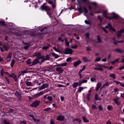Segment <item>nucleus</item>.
Wrapping results in <instances>:
<instances>
[{"instance_id":"obj_1","label":"nucleus","mask_w":124,"mask_h":124,"mask_svg":"<svg viewBox=\"0 0 124 124\" xmlns=\"http://www.w3.org/2000/svg\"><path fill=\"white\" fill-rule=\"evenodd\" d=\"M81 1L83 3L87 5L89 11L91 12L89 13V15L93 17V13L92 12V9L93 10H95L96 9V3L90 2V0H81Z\"/></svg>"},{"instance_id":"obj_2","label":"nucleus","mask_w":124,"mask_h":124,"mask_svg":"<svg viewBox=\"0 0 124 124\" xmlns=\"http://www.w3.org/2000/svg\"><path fill=\"white\" fill-rule=\"evenodd\" d=\"M47 27L43 26H40L39 27L37 28L35 30L31 29L27 31L28 34H30V35H32V36H36V34H39V32L40 31V33L42 32L43 31L46 30Z\"/></svg>"},{"instance_id":"obj_3","label":"nucleus","mask_w":124,"mask_h":124,"mask_svg":"<svg viewBox=\"0 0 124 124\" xmlns=\"http://www.w3.org/2000/svg\"><path fill=\"white\" fill-rule=\"evenodd\" d=\"M109 14H110L108 13V11L106 10H104L103 12V16L106 19H108V20H112V19H120V16L114 13L111 14V16H109Z\"/></svg>"},{"instance_id":"obj_4","label":"nucleus","mask_w":124,"mask_h":124,"mask_svg":"<svg viewBox=\"0 0 124 124\" xmlns=\"http://www.w3.org/2000/svg\"><path fill=\"white\" fill-rule=\"evenodd\" d=\"M0 74L1 76H2V77H3L4 74H6V75H7L8 77H9L10 78H13L15 82H17V76H16V75H15V74L13 73L10 75L8 72H5L3 70V69H1L0 71Z\"/></svg>"},{"instance_id":"obj_5","label":"nucleus","mask_w":124,"mask_h":124,"mask_svg":"<svg viewBox=\"0 0 124 124\" xmlns=\"http://www.w3.org/2000/svg\"><path fill=\"white\" fill-rule=\"evenodd\" d=\"M41 10H45L47 12L49 18H52L53 13L51 11V9L48 8L47 6H42L40 8Z\"/></svg>"},{"instance_id":"obj_6","label":"nucleus","mask_w":124,"mask_h":124,"mask_svg":"<svg viewBox=\"0 0 124 124\" xmlns=\"http://www.w3.org/2000/svg\"><path fill=\"white\" fill-rule=\"evenodd\" d=\"M102 29L105 32H108V31L106 30V29H108L110 31H111L112 32H115L116 31V30H115V29L113 28V26H112V25L110 23H108V26H106L105 28H102Z\"/></svg>"},{"instance_id":"obj_7","label":"nucleus","mask_w":124,"mask_h":124,"mask_svg":"<svg viewBox=\"0 0 124 124\" xmlns=\"http://www.w3.org/2000/svg\"><path fill=\"white\" fill-rule=\"evenodd\" d=\"M8 32H10L12 34H14L15 35H16L17 36H20V35H22V33H21V31L19 30H10Z\"/></svg>"},{"instance_id":"obj_8","label":"nucleus","mask_w":124,"mask_h":124,"mask_svg":"<svg viewBox=\"0 0 124 124\" xmlns=\"http://www.w3.org/2000/svg\"><path fill=\"white\" fill-rule=\"evenodd\" d=\"M78 11H79L80 13H83V12H84L83 14L85 16L87 17V13H89V11H88V9H87V8L86 7H83V8H79L78 9Z\"/></svg>"},{"instance_id":"obj_9","label":"nucleus","mask_w":124,"mask_h":124,"mask_svg":"<svg viewBox=\"0 0 124 124\" xmlns=\"http://www.w3.org/2000/svg\"><path fill=\"white\" fill-rule=\"evenodd\" d=\"M41 59V62H45V61H47V60H49L50 59V56L49 55H46V58L44 56H40L38 58L39 60H40Z\"/></svg>"},{"instance_id":"obj_10","label":"nucleus","mask_w":124,"mask_h":124,"mask_svg":"<svg viewBox=\"0 0 124 124\" xmlns=\"http://www.w3.org/2000/svg\"><path fill=\"white\" fill-rule=\"evenodd\" d=\"M39 103H40V101L39 100H36L34 102H33L32 103H31L30 106L31 107H34V108L37 107V106L39 105Z\"/></svg>"},{"instance_id":"obj_11","label":"nucleus","mask_w":124,"mask_h":124,"mask_svg":"<svg viewBox=\"0 0 124 124\" xmlns=\"http://www.w3.org/2000/svg\"><path fill=\"white\" fill-rule=\"evenodd\" d=\"M73 53V50L71 49V48H66L65 50L64 51V54H65L66 55H71Z\"/></svg>"},{"instance_id":"obj_12","label":"nucleus","mask_w":124,"mask_h":124,"mask_svg":"<svg viewBox=\"0 0 124 124\" xmlns=\"http://www.w3.org/2000/svg\"><path fill=\"white\" fill-rule=\"evenodd\" d=\"M102 67H106L103 65L99 64L97 66L96 68H94V70H99V71H102L103 70V69H102Z\"/></svg>"},{"instance_id":"obj_13","label":"nucleus","mask_w":124,"mask_h":124,"mask_svg":"<svg viewBox=\"0 0 124 124\" xmlns=\"http://www.w3.org/2000/svg\"><path fill=\"white\" fill-rule=\"evenodd\" d=\"M15 95H16V97L18 98V100L21 101L22 99V94L19 92L16 91L15 93Z\"/></svg>"},{"instance_id":"obj_14","label":"nucleus","mask_w":124,"mask_h":124,"mask_svg":"<svg viewBox=\"0 0 124 124\" xmlns=\"http://www.w3.org/2000/svg\"><path fill=\"white\" fill-rule=\"evenodd\" d=\"M0 49L1 52H4V50L6 51V52H7V51L9 50V47L5 45H3L2 46V47H0Z\"/></svg>"},{"instance_id":"obj_15","label":"nucleus","mask_w":124,"mask_h":124,"mask_svg":"<svg viewBox=\"0 0 124 124\" xmlns=\"http://www.w3.org/2000/svg\"><path fill=\"white\" fill-rule=\"evenodd\" d=\"M44 93H45L43 91H41L38 93H36L35 95H34V97H35V98L37 97H39V96H41V95H43Z\"/></svg>"},{"instance_id":"obj_16","label":"nucleus","mask_w":124,"mask_h":124,"mask_svg":"<svg viewBox=\"0 0 124 124\" xmlns=\"http://www.w3.org/2000/svg\"><path fill=\"white\" fill-rule=\"evenodd\" d=\"M123 32H124V28L121 29L120 31H118L117 33V36L118 37H121Z\"/></svg>"},{"instance_id":"obj_17","label":"nucleus","mask_w":124,"mask_h":124,"mask_svg":"<svg viewBox=\"0 0 124 124\" xmlns=\"http://www.w3.org/2000/svg\"><path fill=\"white\" fill-rule=\"evenodd\" d=\"M56 120L57 121H62L64 120V116L63 115H59L57 117Z\"/></svg>"},{"instance_id":"obj_18","label":"nucleus","mask_w":124,"mask_h":124,"mask_svg":"<svg viewBox=\"0 0 124 124\" xmlns=\"http://www.w3.org/2000/svg\"><path fill=\"white\" fill-rule=\"evenodd\" d=\"M81 62H82L80 60L76 61V62H75L74 63V67H77V66H78V65H79V64H80V63H81Z\"/></svg>"},{"instance_id":"obj_19","label":"nucleus","mask_w":124,"mask_h":124,"mask_svg":"<svg viewBox=\"0 0 124 124\" xmlns=\"http://www.w3.org/2000/svg\"><path fill=\"white\" fill-rule=\"evenodd\" d=\"M48 86V84L47 83L44 84L41 86V87L40 88V90H44V89H46V88H47Z\"/></svg>"},{"instance_id":"obj_20","label":"nucleus","mask_w":124,"mask_h":124,"mask_svg":"<svg viewBox=\"0 0 124 124\" xmlns=\"http://www.w3.org/2000/svg\"><path fill=\"white\" fill-rule=\"evenodd\" d=\"M26 73H28V72L26 70L22 71L20 72L18 74L19 76H24Z\"/></svg>"},{"instance_id":"obj_21","label":"nucleus","mask_w":124,"mask_h":124,"mask_svg":"<svg viewBox=\"0 0 124 124\" xmlns=\"http://www.w3.org/2000/svg\"><path fill=\"white\" fill-rule=\"evenodd\" d=\"M82 60H83V62H92V60H89V59H88V58H87V57H86V56L83 57L82 58Z\"/></svg>"},{"instance_id":"obj_22","label":"nucleus","mask_w":124,"mask_h":124,"mask_svg":"<svg viewBox=\"0 0 124 124\" xmlns=\"http://www.w3.org/2000/svg\"><path fill=\"white\" fill-rule=\"evenodd\" d=\"M56 71H57L58 72H59V73L61 74V73H62V72H63V70L61 67H57L56 68Z\"/></svg>"},{"instance_id":"obj_23","label":"nucleus","mask_w":124,"mask_h":124,"mask_svg":"<svg viewBox=\"0 0 124 124\" xmlns=\"http://www.w3.org/2000/svg\"><path fill=\"white\" fill-rule=\"evenodd\" d=\"M37 63H39V60H38V59H35L32 62V66L35 65Z\"/></svg>"},{"instance_id":"obj_24","label":"nucleus","mask_w":124,"mask_h":124,"mask_svg":"<svg viewBox=\"0 0 124 124\" xmlns=\"http://www.w3.org/2000/svg\"><path fill=\"white\" fill-rule=\"evenodd\" d=\"M51 55H52V57H54V58H55V59H58V58H60V55L55 53H51Z\"/></svg>"},{"instance_id":"obj_25","label":"nucleus","mask_w":124,"mask_h":124,"mask_svg":"<svg viewBox=\"0 0 124 124\" xmlns=\"http://www.w3.org/2000/svg\"><path fill=\"white\" fill-rule=\"evenodd\" d=\"M88 82V80L87 79H83L81 81L79 82V86H81L82 84H84Z\"/></svg>"},{"instance_id":"obj_26","label":"nucleus","mask_w":124,"mask_h":124,"mask_svg":"<svg viewBox=\"0 0 124 124\" xmlns=\"http://www.w3.org/2000/svg\"><path fill=\"white\" fill-rule=\"evenodd\" d=\"M12 56V53L11 52H10L8 56H7V59H10L9 60H8V62H10L11 61V57Z\"/></svg>"},{"instance_id":"obj_27","label":"nucleus","mask_w":124,"mask_h":124,"mask_svg":"<svg viewBox=\"0 0 124 124\" xmlns=\"http://www.w3.org/2000/svg\"><path fill=\"white\" fill-rule=\"evenodd\" d=\"M94 98L95 99V100H102V99L101 98H99V97H98V94L96 93L94 95Z\"/></svg>"},{"instance_id":"obj_28","label":"nucleus","mask_w":124,"mask_h":124,"mask_svg":"<svg viewBox=\"0 0 124 124\" xmlns=\"http://www.w3.org/2000/svg\"><path fill=\"white\" fill-rule=\"evenodd\" d=\"M14 64H15V60L14 59H12L11 62V67H13L14 66Z\"/></svg>"},{"instance_id":"obj_29","label":"nucleus","mask_w":124,"mask_h":124,"mask_svg":"<svg viewBox=\"0 0 124 124\" xmlns=\"http://www.w3.org/2000/svg\"><path fill=\"white\" fill-rule=\"evenodd\" d=\"M78 85H79V83L78 82H74L73 84H72V86H73V87L74 88H77Z\"/></svg>"},{"instance_id":"obj_30","label":"nucleus","mask_w":124,"mask_h":124,"mask_svg":"<svg viewBox=\"0 0 124 124\" xmlns=\"http://www.w3.org/2000/svg\"><path fill=\"white\" fill-rule=\"evenodd\" d=\"M27 64H29V65L32 66V62H31V59H29L27 61Z\"/></svg>"},{"instance_id":"obj_31","label":"nucleus","mask_w":124,"mask_h":124,"mask_svg":"<svg viewBox=\"0 0 124 124\" xmlns=\"http://www.w3.org/2000/svg\"><path fill=\"white\" fill-rule=\"evenodd\" d=\"M113 101H114L115 103H116V104H117V105H120V103H119V99L117 98H114Z\"/></svg>"},{"instance_id":"obj_32","label":"nucleus","mask_w":124,"mask_h":124,"mask_svg":"<svg viewBox=\"0 0 124 124\" xmlns=\"http://www.w3.org/2000/svg\"><path fill=\"white\" fill-rule=\"evenodd\" d=\"M109 77L112 78L113 80H115V79H116V76H115L114 74H110L109 75Z\"/></svg>"},{"instance_id":"obj_33","label":"nucleus","mask_w":124,"mask_h":124,"mask_svg":"<svg viewBox=\"0 0 124 124\" xmlns=\"http://www.w3.org/2000/svg\"><path fill=\"white\" fill-rule=\"evenodd\" d=\"M113 40V44H118V43H119V42H123V41H116V40H115V38H112Z\"/></svg>"},{"instance_id":"obj_34","label":"nucleus","mask_w":124,"mask_h":124,"mask_svg":"<svg viewBox=\"0 0 124 124\" xmlns=\"http://www.w3.org/2000/svg\"><path fill=\"white\" fill-rule=\"evenodd\" d=\"M114 51L115 52H117V53H123V50L121 49H120L119 48H116L114 49Z\"/></svg>"},{"instance_id":"obj_35","label":"nucleus","mask_w":124,"mask_h":124,"mask_svg":"<svg viewBox=\"0 0 124 124\" xmlns=\"http://www.w3.org/2000/svg\"><path fill=\"white\" fill-rule=\"evenodd\" d=\"M82 119L84 123H89V121L88 120V119H87V118H86V117H82Z\"/></svg>"},{"instance_id":"obj_36","label":"nucleus","mask_w":124,"mask_h":124,"mask_svg":"<svg viewBox=\"0 0 124 124\" xmlns=\"http://www.w3.org/2000/svg\"><path fill=\"white\" fill-rule=\"evenodd\" d=\"M47 96H48L47 94L45 95L43 97H42V100L45 101L46 100V98H47Z\"/></svg>"},{"instance_id":"obj_37","label":"nucleus","mask_w":124,"mask_h":124,"mask_svg":"<svg viewBox=\"0 0 124 124\" xmlns=\"http://www.w3.org/2000/svg\"><path fill=\"white\" fill-rule=\"evenodd\" d=\"M107 109H108V111H111V110H113V106H108L107 107Z\"/></svg>"},{"instance_id":"obj_38","label":"nucleus","mask_w":124,"mask_h":124,"mask_svg":"<svg viewBox=\"0 0 124 124\" xmlns=\"http://www.w3.org/2000/svg\"><path fill=\"white\" fill-rule=\"evenodd\" d=\"M91 82H96V78H91L90 79Z\"/></svg>"},{"instance_id":"obj_39","label":"nucleus","mask_w":124,"mask_h":124,"mask_svg":"<svg viewBox=\"0 0 124 124\" xmlns=\"http://www.w3.org/2000/svg\"><path fill=\"white\" fill-rule=\"evenodd\" d=\"M25 84L27 85V86H28L29 87H31V82H30V81H26L25 82Z\"/></svg>"},{"instance_id":"obj_40","label":"nucleus","mask_w":124,"mask_h":124,"mask_svg":"<svg viewBox=\"0 0 124 124\" xmlns=\"http://www.w3.org/2000/svg\"><path fill=\"white\" fill-rule=\"evenodd\" d=\"M109 82H106L105 84H104L102 86V88H104V87H108L109 86Z\"/></svg>"},{"instance_id":"obj_41","label":"nucleus","mask_w":124,"mask_h":124,"mask_svg":"<svg viewBox=\"0 0 124 124\" xmlns=\"http://www.w3.org/2000/svg\"><path fill=\"white\" fill-rule=\"evenodd\" d=\"M85 69H86V66H83L82 68L80 70V71H79V72L80 73H82V72H83V71H84L85 70Z\"/></svg>"},{"instance_id":"obj_42","label":"nucleus","mask_w":124,"mask_h":124,"mask_svg":"<svg viewBox=\"0 0 124 124\" xmlns=\"http://www.w3.org/2000/svg\"><path fill=\"white\" fill-rule=\"evenodd\" d=\"M101 9H98V11H97L96 12H94V11H93V13H95V14H99L100 13H101Z\"/></svg>"},{"instance_id":"obj_43","label":"nucleus","mask_w":124,"mask_h":124,"mask_svg":"<svg viewBox=\"0 0 124 124\" xmlns=\"http://www.w3.org/2000/svg\"><path fill=\"white\" fill-rule=\"evenodd\" d=\"M47 99H48V100H49V101H52V100H53V97L50 96H48L47 97Z\"/></svg>"},{"instance_id":"obj_44","label":"nucleus","mask_w":124,"mask_h":124,"mask_svg":"<svg viewBox=\"0 0 124 124\" xmlns=\"http://www.w3.org/2000/svg\"><path fill=\"white\" fill-rule=\"evenodd\" d=\"M85 23L86 25H91V21L87 20H85Z\"/></svg>"},{"instance_id":"obj_45","label":"nucleus","mask_w":124,"mask_h":124,"mask_svg":"<svg viewBox=\"0 0 124 124\" xmlns=\"http://www.w3.org/2000/svg\"><path fill=\"white\" fill-rule=\"evenodd\" d=\"M97 87H98L99 88H100L101 86H102V83L101 82H98L96 84Z\"/></svg>"},{"instance_id":"obj_46","label":"nucleus","mask_w":124,"mask_h":124,"mask_svg":"<svg viewBox=\"0 0 124 124\" xmlns=\"http://www.w3.org/2000/svg\"><path fill=\"white\" fill-rule=\"evenodd\" d=\"M49 48V46H44L42 47V49L43 50H47V49Z\"/></svg>"},{"instance_id":"obj_47","label":"nucleus","mask_w":124,"mask_h":124,"mask_svg":"<svg viewBox=\"0 0 124 124\" xmlns=\"http://www.w3.org/2000/svg\"><path fill=\"white\" fill-rule=\"evenodd\" d=\"M98 20L100 21V23H102V17L100 16H98Z\"/></svg>"},{"instance_id":"obj_48","label":"nucleus","mask_w":124,"mask_h":124,"mask_svg":"<svg viewBox=\"0 0 124 124\" xmlns=\"http://www.w3.org/2000/svg\"><path fill=\"white\" fill-rule=\"evenodd\" d=\"M84 89H85V88L82 87H79V88H78L79 92L81 93V92H82V91H83V90H84Z\"/></svg>"},{"instance_id":"obj_49","label":"nucleus","mask_w":124,"mask_h":124,"mask_svg":"<svg viewBox=\"0 0 124 124\" xmlns=\"http://www.w3.org/2000/svg\"><path fill=\"white\" fill-rule=\"evenodd\" d=\"M113 82H114V83H116V84L117 85H120V86H121V83H122V82H120V81H116V80H114Z\"/></svg>"},{"instance_id":"obj_50","label":"nucleus","mask_w":124,"mask_h":124,"mask_svg":"<svg viewBox=\"0 0 124 124\" xmlns=\"http://www.w3.org/2000/svg\"><path fill=\"white\" fill-rule=\"evenodd\" d=\"M71 48H72L73 49H76L78 47V45H74L72 46H71Z\"/></svg>"},{"instance_id":"obj_51","label":"nucleus","mask_w":124,"mask_h":124,"mask_svg":"<svg viewBox=\"0 0 124 124\" xmlns=\"http://www.w3.org/2000/svg\"><path fill=\"white\" fill-rule=\"evenodd\" d=\"M65 44L66 46H69V42L67 41V40L65 39Z\"/></svg>"},{"instance_id":"obj_52","label":"nucleus","mask_w":124,"mask_h":124,"mask_svg":"<svg viewBox=\"0 0 124 124\" xmlns=\"http://www.w3.org/2000/svg\"><path fill=\"white\" fill-rule=\"evenodd\" d=\"M61 65L62 67L66 66V65H67V62L62 63L61 64Z\"/></svg>"},{"instance_id":"obj_53","label":"nucleus","mask_w":124,"mask_h":124,"mask_svg":"<svg viewBox=\"0 0 124 124\" xmlns=\"http://www.w3.org/2000/svg\"><path fill=\"white\" fill-rule=\"evenodd\" d=\"M97 39L98 42H101V39H100V37H99V36L98 35L97 36Z\"/></svg>"},{"instance_id":"obj_54","label":"nucleus","mask_w":124,"mask_h":124,"mask_svg":"<svg viewBox=\"0 0 124 124\" xmlns=\"http://www.w3.org/2000/svg\"><path fill=\"white\" fill-rule=\"evenodd\" d=\"M58 40H59V41H61L62 42H63V41H64V40L62 39V38L61 37L58 38Z\"/></svg>"},{"instance_id":"obj_55","label":"nucleus","mask_w":124,"mask_h":124,"mask_svg":"<svg viewBox=\"0 0 124 124\" xmlns=\"http://www.w3.org/2000/svg\"><path fill=\"white\" fill-rule=\"evenodd\" d=\"M119 22L120 23H124V20L123 18H119Z\"/></svg>"},{"instance_id":"obj_56","label":"nucleus","mask_w":124,"mask_h":124,"mask_svg":"<svg viewBox=\"0 0 124 124\" xmlns=\"http://www.w3.org/2000/svg\"><path fill=\"white\" fill-rule=\"evenodd\" d=\"M100 60H101V58H100V57H98L95 59V62H100Z\"/></svg>"},{"instance_id":"obj_57","label":"nucleus","mask_w":124,"mask_h":124,"mask_svg":"<svg viewBox=\"0 0 124 124\" xmlns=\"http://www.w3.org/2000/svg\"><path fill=\"white\" fill-rule=\"evenodd\" d=\"M26 45L24 46V49H25V50H27V49H28L29 48V47L30 46L28 44H26Z\"/></svg>"},{"instance_id":"obj_58","label":"nucleus","mask_w":124,"mask_h":124,"mask_svg":"<svg viewBox=\"0 0 124 124\" xmlns=\"http://www.w3.org/2000/svg\"><path fill=\"white\" fill-rule=\"evenodd\" d=\"M3 123L4 124H10V123H9V122L6 121V120L3 121Z\"/></svg>"},{"instance_id":"obj_59","label":"nucleus","mask_w":124,"mask_h":124,"mask_svg":"<svg viewBox=\"0 0 124 124\" xmlns=\"http://www.w3.org/2000/svg\"><path fill=\"white\" fill-rule=\"evenodd\" d=\"M98 109H99V111H101V110L103 109V108H102V106H99Z\"/></svg>"},{"instance_id":"obj_60","label":"nucleus","mask_w":124,"mask_h":124,"mask_svg":"<svg viewBox=\"0 0 124 124\" xmlns=\"http://www.w3.org/2000/svg\"><path fill=\"white\" fill-rule=\"evenodd\" d=\"M50 110H51V108H47L44 109V111H50Z\"/></svg>"},{"instance_id":"obj_61","label":"nucleus","mask_w":124,"mask_h":124,"mask_svg":"<svg viewBox=\"0 0 124 124\" xmlns=\"http://www.w3.org/2000/svg\"><path fill=\"white\" fill-rule=\"evenodd\" d=\"M52 7L53 9H55V8H56V3H53L52 4Z\"/></svg>"},{"instance_id":"obj_62","label":"nucleus","mask_w":124,"mask_h":124,"mask_svg":"<svg viewBox=\"0 0 124 124\" xmlns=\"http://www.w3.org/2000/svg\"><path fill=\"white\" fill-rule=\"evenodd\" d=\"M85 36H86L87 38H89L90 36V33L87 32L85 34Z\"/></svg>"},{"instance_id":"obj_63","label":"nucleus","mask_w":124,"mask_h":124,"mask_svg":"<svg viewBox=\"0 0 124 124\" xmlns=\"http://www.w3.org/2000/svg\"><path fill=\"white\" fill-rule=\"evenodd\" d=\"M0 25L1 26H4L5 25V23H4L3 21H1L0 22Z\"/></svg>"},{"instance_id":"obj_64","label":"nucleus","mask_w":124,"mask_h":124,"mask_svg":"<svg viewBox=\"0 0 124 124\" xmlns=\"http://www.w3.org/2000/svg\"><path fill=\"white\" fill-rule=\"evenodd\" d=\"M66 62H70V61H71V58L69 57V58H67V59H66Z\"/></svg>"}]
</instances>
